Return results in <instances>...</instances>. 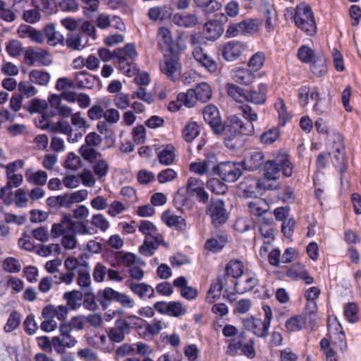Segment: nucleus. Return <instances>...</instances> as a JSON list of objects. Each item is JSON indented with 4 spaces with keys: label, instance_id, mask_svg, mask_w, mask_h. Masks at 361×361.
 <instances>
[{
    "label": "nucleus",
    "instance_id": "3c124183",
    "mask_svg": "<svg viewBox=\"0 0 361 361\" xmlns=\"http://www.w3.org/2000/svg\"><path fill=\"white\" fill-rule=\"evenodd\" d=\"M264 17L266 30L268 32H273L278 20L277 12L274 9L267 8Z\"/></svg>",
    "mask_w": 361,
    "mask_h": 361
},
{
    "label": "nucleus",
    "instance_id": "49530a36",
    "mask_svg": "<svg viewBox=\"0 0 361 361\" xmlns=\"http://www.w3.org/2000/svg\"><path fill=\"white\" fill-rule=\"evenodd\" d=\"M227 346V353L231 355L236 354L238 350L242 348V345L245 340L243 332H240L237 336L230 338Z\"/></svg>",
    "mask_w": 361,
    "mask_h": 361
},
{
    "label": "nucleus",
    "instance_id": "b1692460",
    "mask_svg": "<svg viewBox=\"0 0 361 361\" xmlns=\"http://www.w3.org/2000/svg\"><path fill=\"white\" fill-rule=\"evenodd\" d=\"M169 324L163 321L154 318L151 322L145 320L144 329L141 333V338L144 339L151 338L152 337L158 335L164 329H166Z\"/></svg>",
    "mask_w": 361,
    "mask_h": 361
},
{
    "label": "nucleus",
    "instance_id": "e2e57ef3",
    "mask_svg": "<svg viewBox=\"0 0 361 361\" xmlns=\"http://www.w3.org/2000/svg\"><path fill=\"white\" fill-rule=\"evenodd\" d=\"M116 54L134 61L137 56V52L134 43H128L123 48H117L114 49Z\"/></svg>",
    "mask_w": 361,
    "mask_h": 361
},
{
    "label": "nucleus",
    "instance_id": "473e14b6",
    "mask_svg": "<svg viewBox=\"0 0 361 361\" xmlns=\"http://www.w3.org/2000/svg\"><path fill=\"white\" fill-rule=\"evenodd\" d=\"M226 276L219 277L212 283L211 287L207 294V300L209 302H214V301L220 296L221 292L226 284Z\"/></svg>",
    "mask_w": 361,
    "mask_h": 361
},
{
    "label": "nucleus",
    "instance_id": "423d86ee",
    "mask_svg": "<svg viewBox=\"0 0 361 361\" xmlns=\"http://www.w3.org/2000/svg\"><path fill=\"white\" fill-rule=\"evenodd\" d=\"M72 328L66 322L59 326V335L51 338V343L56 353H63L66 348H73L78 343L77 339L71 334Z\"/></svg>",
    "mask_w": 361,
    "mask_h": 361
},
{
    "label": "nucleus",
    "instance_id": "f8f14e48",
    "mask_svg": "<svg viewBox=\"0 0 361 361\" xmlns=\"http://www.w3.org/2000/svg\"><path fill=\"white\" fill-rule=\"evenodd\" d=\"M61 223L54 224L51 233L55 238L62 236L61 245L66 250H73L76 247L77 239L75 233L66 228Z\"/></svg>",
    "mask_w": 361,
    "mask_h": 361
},
{
    "label": "nucleus",
    "instance_id": "20e7f679",
    "mask_svg": "<svg viewBox=\"0 0 361 361\" xmlns=\"http://www.w3.org/2000/svg\"><path fill=\"white\" fill-rule=\"evenodd\" d=\"M293 171V164L290 155L286 152L280 151L272 160L264 163V174L279 180L280 172L285 177H290Z\"/></svg>",
    "mask_w": 361,
    "mask_h": 361
},
{
    "label": "nucleus",
    "instance_id": "bb28decb",
    "mask_svg": "<svg viewBox=\"0 0 361 361\" xmlns=\"http://www.w3.org/2000/svg\"><path fill=\"white\" fill-rule=\"evenodd\" d=\"M128 288L134 295L141 299L152 298L154 296V289L146 283L130 282Z\"/></svg>",
    "mask_w": 361,
    "mask_h": 361
},
{
    "label": "nucleus",
    "instance_id": "dca6fc26",
    "mask_svg": "<svg viewBox=\"0 0 361 361\" xmlns=\"http://www.w3.org/2000/svg\"><path fill=\"white\" fill-rule=\"evenodd\" d=\"M130 333V326L128 321L123 318H118L114 326L109 329L108 338L113 343H121L126 335Z\"/></svg>",
    "mask_w": 361,
    "mask_h": 361
},
{
    "label": "nucleus",
    "instance_id": "13d9d810",
    "mask_svg": "<svg viewBox=\"0 0 361 361\" xmlns=\"http://www.w3.org/2000/svg\"><path fill=\"white\" fill-rule=\"evenodd\" d=\"M65 45L73 50H81L84 46L82 45V35L77 33H69L65 39Z\"/></svg>",
    "mask_w": 361,
    "mask_h": 361
},
{
    "label": "nucleus",
    "instance_id": "7c9ffc66",
    "mask_svg": "<svg viewBox=\"0 0 361 361\" xmlns=\"http://www.w3.org/2000/svg\"><path fill=\"white\" fill-rule=\"evenodd\" d=\"M118 291L110 287H106L102 290L98 291L97 294V300L100 304L103 310L107 309L112 301L116 300Z\"/></svg>",
    "mask_w": 361,
    "mask_h": 361
},
{
    "label": "nucleus",
    "instance_id": "6e6d98bb",
    "mask_svg": "<svg viewBox=\"0 0 361 361\" xmlns=\"http://www.w3.org/2000/svg\"><path fill=\"white\" fill-rule=\"evenodd\" d=\"M84 6H82L83 15L87 18H92L98 11L99 2L101 0H81Z\"/></svg>",
    "mask_w": 361,
    "mask_h": 361
},
{
    "label": "nucleus",
    "instance_id": "1a4fd4ad",
    "mask_svg": "<svg viewBox=\"0 0 361 361\" xmlns=\"http://www.w3.org/2000/svg\"><path fill=\"white\" fill-rule=\"evenodd\" d=\"M206 213L210 216L212 224L218 226L226 223L228 214L223 200H212L207 207Z\"/></svg>",
    "mask_w": 361,
    "mask_h": 361
},
{
    "label": "nucleus",
    "instance_id": "c9c22d12",
    "mask_svg": "<svg viewBox=\"0 0 361 361\" xmlns=\"http://www.w3.org/2000/svg\"><path fill=\"white\" fill-rule=\"evenodd\" d=\"M75 80L78 87L91 89L96 80L95 78L85 71L76 73Z\"/></svg>",
    "mask_w": 361,
    "mask_h": 361
},
{
    "label": "nucleus",
    "instance_id": "a878e982",
    "mask_svg": "<svg viewBox=\"0 0 361 361\" xmlns=\"http://www.w3.org/2000/svg\"><path fill=\"white\" fill-rule=\"evenodd\" d=\"M163 238L161 235L145 237L143 243L139 248L140 254L146 257L152 256L161 243Z\"/></svg>",
    "mask_w": 361,
    "mask_h": 361
},
{
    "label": "nucleus",
    "instance_id": "de8ad7c7",
    "mask_svg": "<svg viewBox=\"0 0 361 361\" xmlns=\"http://www.w3.org/2000/svg\"><path fill=\"white\" fill-rule=\"evenodd\" d=\"M226 243V238L224 235H219L207 240L205 248L212 252H218L222 250Z\"/></svg>",
    "mask_w": 361,
    "mask_h": 361
},
{
    "label": "nucleus",
    "instance_id": "5fc2aeb1",
    "mask_svg": "<svg viewBox=\"0 0 361 361\" xmlns=\"http://www.w3.org/2000/svg\"><path fill=\"white\" fill-rule=\"evenodd\" d=\"M79 152L85 160L91 164L94 163V161L102 157V154L94 148L85 145L80 147Z\"/></svg>",
    "mask_w": 361,
    "mask_h": 361
},
{
    "label": "nucleus",
    "instance_id": "69168bd1",
    "mask_svg": "<svg viewBox=\"0 0 361 361\" xmlns=\"http://www.w3.org/2000/svg\"><path fill=\"white\" fill-rule=\"evenodd\" d=\"M83 307L89 310L94 311L98 308L97 295L93 293L92 289L84 291L82 293Z\"/></svg>",
    "mask_w": 361,
    "mask_h": 361
},
{
    "label": "nucleus",
    "instance_id": "4c0bfd02",
    "mask_svg": "<svg viewBox=\"0 0 361 361\" xmlns=\"http://www.w3.org/2000/svg\"><path fill=\"white\" fill-rule=\"evenodd\" d=\"M274 109L278 112L279 124L282 126L290 119L291 115L288 111L284 100L282 98H278L274 103Z\"/></svg>",
    "mask_w": 361,
    "mask_h": 361
},
{
    "label": "nucleus",
    "instance_id": "a18cd8bd",
    "mask_svg": "<svg viewBox=\"0 0 361 361\" xmlns=\"http://www.w3.org/2000/svg\"><path fill=\"white\" fill-rule=\"evenodd\" d=\"M247 205L250 213L256 216H261L268 211V205L263 200L249 202Z\"/></svg>",
    "mask_w": 361,
    "mask_h": 361
},
{
    "label": "nucleus",
    "instance_id": "39448f33",
    "mask_svg": "<svg viewBox=\"0 0 361 361\" xmlns=\"http://www.w3.org/2000/svg\"><path fill=\"white\" fill-rule=\"evenodd\" d=\"M295 25L309 36L317 32V25L311 7L300 3L296 6L293 16Z\"/></svg>",
    "mask_w": 361,
    "mask_h": 361
},
{
    "label": "nucleus",
    "instance_id": "58836bf2",
    "mask_svg": "<svg viewBox=\"0 0 361 361\" xmlns=\"http://www.w3.org/2000/svg\"><path fill=\"white\" fill-rule=\"evenodd\" d=\"M196 100L201 102H206L209 100L212 95V91L209 85L207 82H201L193 89Z\"/></svg>",
    "mask_w": 361,
    "mask_h": 361
},
{
    "label": "nucleus",
    "instance_id": "37998d69",
    "mask_svg": "<svg viewBox=\"0 0 361 361\" xmlns=\"http://www.w3.org/2000/svg\"><path fill=\"white\" fill-rule=\"evenodd\" d=\"M50 78L49 73L39 70H32L29 74L30 82L42 86L47 85Z\"/></svg>",
    "mask_w": 361,
    "mask_h": 361
},
{
    "label": "nucleus",
    "instance_id": "9b49d317",
    "mask_svg": "<svg viewBox=\"0 0 361 361\" xmlns=\"http://www.w3.org/2000/svg\"><path fill=\"white\" fill-rule=\"evenodd\" d=\"M24 63L30 66H49L51 60L45 50L28 47L24 51Z\"/></svg>",
    "mask_w": 361,
    "mask_h": 361
},
{
    "label": "nucleus",
    "instance_id": "338daca9",
    "mask_svg": "<svg viewBox=\"0 0 361 361\" xmlns=\"http://www.w3.org/2000/svg\"><path fill=\"white\" fill-rule=\"evenodd\" d=\"M138 231L145 235V237H152L159 235L155 225L148 220L140 221Z\"/></svg>",
    "mask_w": 361,
    "mask_h": 361
},
{
    "label": "nucleus",
    "instance_id": "0eeeda50",
    "mask_svg": "<svg viewBox=\"0 0 361 361\" xmlns=\"http://www.w3.org/2000/svg\"><path fill=\"white\" fill-rule=\"evenodd\" d=\"M213 170L223 180L228 183L236 181L243 174L242 164L239 162H221L214 166Z\"/></svg>",
    "mask_w": 361,
    "mask_h": 361
},
{
    "label": "nucleus",
    "instance_id": "4468645a",
    "mask_svg": "<svg viewBox=\"0 0 361 361\" xmlns=\"http://www.w3.org/2000/svg\"><path fill=\"white\" fill-rule=\"evenodd\" d=\"M246 49V44L238 40H231L224 44L221 49L222 57L227 61L238 59Z\"/></svg>",
    "mask_w": 361,
    "mask_h": 361
},
{
    "label": "nucleus",
    "instance_id": "a19ab883",
    "mask_svg": "<svg viewBox=\"0 0 361 361\" xmlns=\"http://www.w3.org/2000/svg\"><path fill=\"white\" fill-rule=\"evenodd\" d=\"M242 35H251L258 32L261 27V23L257 18H246L240 21Z\"/></svg>",
    "mask_w": 361,
    "mask_h": 361
},
{
    "label": "nucleus",
    "instance_id": "a211bd4d",
    "mask_svg": "<svg viewBox=\"0 0 361 361\" xmlns=\"http://www.w3.org/2000/svg\"><path fill=\"white\" fill-rule=\"evenodd\" d=\"M204 121L210 126L214 134L220 135L221 124L222 123L218 108L213 105H207L202 111Z\"/></svg>",
    "mask_w": 361,
    "mask_h": 361
},
{
    "label": "nucleus",
    "instance_id": "f257e3e1",
    "mask_svg": "<svg viewBox=\"0 0 361 361\" xmlns=\"http://www.w3.org/2000/svg\"><path fill=\"white\" fill-rule=\"evenodd\" d=\"M64 267L66 269L65 273H59L57 275H54L55 283L71 285L77 274V284L82 290L84 292L92 290L90 267L89 263L82 256L80 257H68L64 261Z\"/></svg>",
    "mask_w": 361,
    "mask_h": 361
},
{
    "label": "nucleus",
    "instance_id": "f704fd0d",
    "mask_svg": "<svg viewBox=\"0 0 361 361\" xmlns=\"http://www.w3.org/2000/svg\"><path fill=\"white\" fill-rule=\"evenodd\" d=\"M25 175L27 181L32 185H44L47 180V173L44 171H33L32 169H27Z\"/></svg>",
    "mask_w": 361,
    "mask_h": 361
},
{
    "label": "nucleus",
    "instance_id": "6ab92c4d",
    "mask_svg": "<svg viewBox=\"0 0 361 361\" xmlns=\"http://www.w3.org/2000/svg\"><path fill=\"white\" fill-rule=\"evenodd\" d=\"M311 100L314 102L313 105V111L318 115L328 113L331 108V99L329 97H322L317 87H312L311 94Z\"/></svg>",
    "mask_w": 361,
    "mask_h": 361
},
{
    "label": "nucleus",
    "instance_id": "aec40b11",
    "mask_svg": "<svg viewBox=\"0 0 361 361\" xmlns=\"http://www.w3.org/2000/svg\"><path fill=\"white\" fill-rule=\"evenodd\" d=\"M192 56L195 60L209 73L217 71V63L202 47L195 48L192 50Z\"/></svg>",
    "mask_w": 361,
    "mask_h": 361
},
{
    "label": "nucleus",
    "instance_id": "393cba45",
    "mask_svg": "<svg viewBox=\"0 0 361 361\" xmlns=\"http://www.w3.org/2000/svg\"><path fill=\"white\" fill-rule=\"evenodd\" d=\"M161 219L167 226L178 231H183L187 226L185 219L183 216H178L171 211L163 212Z\"/></svg>",
    "mask_w": 361,
    "mask_h": 361
},
{
    "label": "nucleus",
    "instance_id": "2f4dec72",
    "mask_svg": "<svg viewBox=\"0 0 361 361\" xmlns=\"http://www.w3.org/2000/svg\"><path fill=\"white\" fill-rule=\"evenodd\" d=\"M174 24L185 27H192L197 25V18L195 15L190 13H176L172 17Z\"/></svg>",
    "mask_w": 361,
    "mask_h": 361
},
{
    "label": "nucleus",
    "instance_id": "bf43d9fd",
    "mask_svg": "<svg viewBox=\"0 0 361 361\" xmlns=\"http://www.w3.org/2000/svg\"><path fill=\"white\" fill-rule=\"evenodd\" d=\"M177 101L180 105H184L187 107H192L195 105L196 98L194 94L193 89H190L187 92H180L177 96Z\"/></svg>",
    "mask_w": 361,
    "mask_h": 361
},
{
    "label": "nucleus",
    "instance_id": "0e129e2a",
    "mask_svg": "<svg viewBox=\"0 0 361 361\" xmlns=\"http://www.w3.org/2000/svg\"><path fill=\"white\" fill-rule=\"evenodd\" d=\"M207 188L213 193L223 195L227 191V185L218 178L209 179L207 183Z\"/></svg>",
    "mask_w": 361,
    "mask_h": 361
},
{
    "label": "nucleus",
    "instance_id": "5701e85b",
    "mask_svg": "<svg viewBox=\"0 0 361 361\" xmlns=\"http://www.w3.org/2000/svg\"><path fill=\"white\" fill-rule=\"evenodd\" d=\"M233 80L242 85H250L255 80L256 73L249 68L236 67L232 70Z\"/></svg>",
    "mask_w": 361,
    "mask_h": 361
},
{
    "label": "nucleus",
    "instance_id": "e433bc0d",
    "mask_svg": "<svg viewBox=\"0 0 361 361\" xmlns=\"http://www.w3.org/2000/svg\"><path fill=\"white\" fill-rule=\"evenodd\" d=\"M114 54H116V58L114 61L115 64L123 74L128 76H131L132 71L135 68L133 61H130L129 59L126 58L122 55L120 56L118 54H116L115 51Z\"/></svg>",
    "mask_w": 361,
    "mask_h": 361
},
{
    "label": "nucleus",
    "instance_id": "2eb2a0df",
    "mask_svg": "<svg viewBox=\"0 0 361 361\" xmlns=\"http://www.w3.org/2000/svg\"><path fill=\"white\" fill-rule=\"evenodd\" d=\"M268 85L261 82L257 87L246 90L245 101L255 105H263L267 100Z\"/></svg>",
    "mask_w": 361,
    "mask_h": 361
},
{
    "label": "nucleus",
    "instance_id": "680f3d73",
    "mask_svg": "<svg viewBox=\"0 0 361 361\" xmlns=\"http://www.w3.org/2000/svg\"><path fill=\"white\" fill-rule=\"evenodd\" d=\"M200 133V128L196 122H190L188 123L183 131V135L185 141L191 142L198 136Z\"/></svg>",
    "mask_w": 361,
    "mask_h": 361
},
{
    "label": "nucleus",
    "instance_id": "603ef678",
    "mask_svg": "<svg viewBox=\"0 0 361 361\" xmlns=\"http://www.w3.org/2000/svg\"><path fill=\"white\" fill-rule=\"evenodd\" d=\"M265 54L262 51H257L253 54L248 61V66L255 73L259 71L265 62Z\"/></svg>",
    "mask_w": 361,
    "mask_h": 361
},
{
    "label": "nucleus",
    "instance_id": "ddd939ff",
    "mask_svg": "<svg viewBox=\"0 0 361 361\" xmlns=\"http://www.w3.org/2000/svg\"><path fill=\"white\" fill-rule=\"evenodd\" d=\"M243 325L245 330L258 338H265L269 334L270 326L261 319L255 317H247L243 320Z\"/></svg>",
    "mask_w": 361,
    "mask_h": 361
},
{
    "label": "nucleus",
    "instance_id": "864d4df0",
    "mask_svg": "<svg viewBox=\"0 0 361 361\" xmlns=\"http://www.w3.org/2000/svg\"><path fill=\"white\" fill-rule=\"evenodd\" d=\"M32 2L35 8L46 13L52 14L56 11V4L54 0H32Z\"/></svg>",
    "mask_w": 361,
    "mask_h": 361
},
{
    "label": "nucleus",
    "instance_id": "8fccbe9b",
    "mask_svg": "<svg viewBox=\"0 0 361 361\" xmlns=\"http://www.w3.org/2000/svg\"><path fill=\"white\" fill-rule=\"evenodd\" d=\"M226 88L228 94L237 102H242L243 100H245L246 90L233 83L227 84Z\"/></svg>",
    "mask_w": 361,
    "mask_h": 361
},
{
    "label": "nucleus",
    "instance_id": "72a5a7b5",
    "mask_svg": "<svg viewBox=\"0 0 361 361\" xmlns=\"http://www.w3.org/2000/svg\"><path fill=\"white\" fill-rule=\"evenodd\" d=\"M244 266L241 261L238 259L230 260L225 268L226 277L231 276L236 280L244 274Z\"/></svg>",
    "mask_w": 361,
    "mask_h": 361
},
{
    "label": "nucleus",
    "instance_id": "79ce46f5",
    "mask_svg": "<svg viewBox=\"0 0 361 361\" xmlns=\"http://www.w3.org/2000/svg\"><path fill=\"white\" fill-rule=\"evenodd\" d=\"M222 28L216 21H209L204 26V32L206 38L209 40H215L219 38L222 33Z\"/></svg>",
    "mask_w": 361,
    "mask_h": 361
},
{
    "label": "nucleus",
    "instance_id": "09e8293b",
    "mask_svg": "<svg viewBox=\"0 0 361 361\" xmlns=\"http://www.w3.org/2000/svg\"><path fill=\"white\" fill-rule=\"evenodd\" d=\"M51 117H53V116L50 115L49 108H46L44 111H42L41 114L35 118V124L39 128L49 130L50 131V128L53 124L49 122V119Z\"/></svg>",
    "mask_w": 361,
    "mask_h": 361
},
{
    "label": "nucleus",
    "instance_id": "c85d7f7f",
    "mask_svg": "<svg viewBox=\"0 0 361 361\" xmlns=\"http://www.w3.org/2000/svg\"><path fill=\"white\" fill-rule=\"evenodd\" d=\"M44 31L49 44L51 46H56L58 44L62 46L65 45V39L63 35L56 30L55 25L54 23L47 24L44 27Z\"/></svg>",
    "mask_w": 361,
    "mask_h": 361
},
{
    "label": "nucleus",
    "instance_id": "cd10ccee",
    "mask_svg": "<svg viewBox=\"0 0 361 361\" xmlns=\"http://www.w3.org/2000/svg\"><path fill=\"white\" fill-rule=\"evenodd\" d=\"M310 71L312 74L318 78L323 77L327 73L326 59L323 53L316 54L310 66Z\"/></svg>",
    "mask_w": 361,
    "mask_h": 361
},
{
    "label": "nucleus",
    "instance_id": "7ed1b4c3",
    "mask_svg": "<svg viewBox=\"0 0 361 361\" xmlns=\"http://www.w3.org/2000/svg\"><path fill=\"white\" fill-rule=\"evenodd\" d=\"M223 134L224 144L230 149H234L241 136H251L255 133L252 123H245L236 115H231L221 124L220 134Z\"/></svg>",
    "mask_w": 361,
    "mask_h": 361
},
{
    "label": "nucleus",
    "instance_id": "c756f323",
    "mask_svg": "<svg viewBox=\"0 0 361 361\" xmlns=\"http://www.w3.org/2000/svg\"><path fill=\"white\" fill-rule=\"evenodd\" d=\"M264 154L262 152H255L245 159L242 163L245 170L254 171L259 169L264 164Z\"/></svg>",
    "mask_w": 361,
    "mask_h": 361
},
{
    "label": "nucleus",
    "instance_id": "f03ea898",
    "mask_svg": "<svg viewBox=\"0 0 361 361\" xmlns=\"http://www.w3.org/2000/svg\"><path fill=\"white\" fill-rule=\"evenodd\" d=\"M0 167L6 168L8 180L6 185L0 188V198L6 205L15 203L18 207H23V188H18L15 192H13V188L20 186L23 181V176L15 173L23 168V159H18L6 166L0 164Z\"/></svg>",
    "mask_w": 361,
    "mask_h": 361
},
{
    "label": "nucleus",
    "instance_id": "ea45409f",
    "mask_svg": "<svg viewBox=\"0 0 361 361\" xmlns=\"http://www.w3.org/2000/svg\"><path fill=\"white\" fill-rule=\"evenodd\" d=\"M175 157L174 147L171 145H166L158 154L159 161L164 166L173 164Z\"/></svg>",
    "mask_w": 361,
    "mask_h": 361
},
{
    "label": "nucleus",
    "instance_id": "f3484780",
    "mask_svg": "<svg viewBox=\"0 0 361 361\" xmlns=\"http://www.w3.org/2000/svg\"><path fill=\"white\" fill-rule=\"evenodd\" d=\"M258 282L259 281L255 274L245 272L233 281L235 293L243 294L250 291L257 286Z\"/></svg>",
    "mask_w": 361,
    "mask_h": 361
},
{
    "label": "nucleus",
    "instance_id": "774afa93",
    "mask_svg": "<svg viewBox=\"0 0 361 361\" xmlns=\"http://www.w3.org/2000/svg\"><path fill=\"white\" fill-rule=\"evenodd\" d=\"M280 135V131L278 128H272L264 132L260 135V142L263 145H271L274 143Z\"/></svg>",
    "mask_w": 361,
    "mask_h": 361
},
{
    "label": "nucleus",
    "instance_id": "412c9836",
    "mask_svg": "<svg viewBox=\"0 0 361 361\" xmlns=\"http://www.w3.org/2000/svg\"><path fill=\"white\" fill-rule=\"evenodd\" d=\"M60 223L63 225V226H66V229L75 233V235H87L92 233L91 231L93 229L88 227L86 222L83 221H73L71 216L68 215H65Z\"/></svg>",
    "mask_w": 361,
    "mask_h": 361
},
{
    "label": "nucleus",
    "instance_id": "6e6552de",
    "mask_svg": "<svg viewBox=\"0 0 361 361\" xmlns=\"http://www.w3.org/2000/svg\"><path fill=\"white\" fill-rule=\"evenodd\" d=\"M159 66L161 73L171 80H177L180 75L181 63L178 56L176 54L164 55Z\"/></svg>",
    "mask_w": 361,
    "mask_h": 361
},
{
    "label": "nucleus",
    "instance_id": "9d476101",
    "mask_svg": "<svg viewBox=\"0 0 361 361\" xmlns=\"http://www.w3.org/2000/svg\"><path fill=\"white\" fill-rule=\"evenodd\" d=\"M186 191L188 195L195 197L199 202L208 203L209 195L205 190L204 182L200 178L190 177L187 181Z\"/></svg>",
    "mask_w": 361,
    "mask_h": 361
},
{
    "label": "nucleus",
    "instance_id": "4d7b16f0",
    "mask_svg": "<svg viewBox=\"0 0 361 361\" xmlns=\"http://www.w3.org/2000/svg\"><path fill=\"white\" fill-rule=\"evenodd\" d=\"M27 37L32 42L41 44L44 42L43 33L30 25H24V38Z\"/></svg>",
    "mask_w": 361,
    "mask_h": 361
},
{
    "label": "nucleus",
    "instance_id": "c03bdc74",
    "mask_svg": "<svg viewBox=\"0 0 361 361\" xmlns=\"http://www.w3.org/2000/svg\"><path fill=\"white\" fill-rule=\"evenodd\" d=\"M279 182L276 178L269 177L265 174L258 179L257 183V188L263 190H272L277 189Z\"/></svg>",
    "mask_w": 361,
    "mask_h": 361
},
{
    "label": "nucleus",
    "instance_id": "052dcab7",
    "mask_svg": "<svg viewBox=\"0 0 361 361\" xmlns=\"http://www.w3.org/2000/svg\"><path fill=\"white\" fill-rule=\"evenodd\" d=\"M131 99H138L148 104H152L154 101V96L150 92H147L144 87H139L131 94Z\"/></svg>",
    "mask_w": 361,
    "mask_h": 361
},
{
    "label": "nucleus",
    "instance_id": "4be33fe9",
    "mask_svg": "<svg viewBox=\"0 0 361 361\" xmlns=\"http://www.w3.org/2000/svg\"><path fill=\"white\" fill-rule=\"evenodd\" d=\"M286 275L293 281L303 280L307 285L314 282V279L309 275L305 266L302 264H295L289 268Z\"/></svg>",
    "mask_w": 361,
    "mask_h": 361
}]
</instances>
